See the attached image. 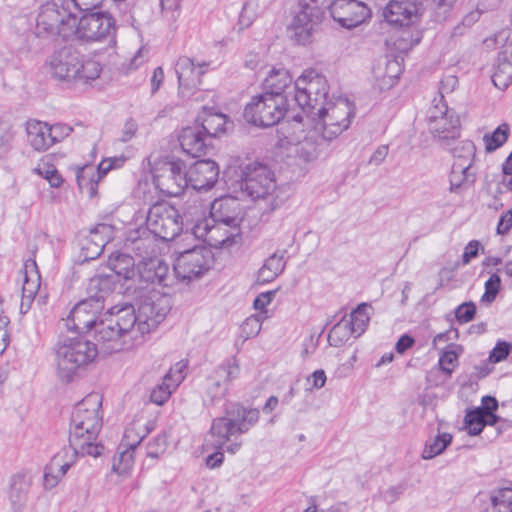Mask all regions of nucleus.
Listing matches in <instances>:
<instances>
[{"label": "nucleus", "mask_w": 512, "mask_h": 512, "mask_svg": "<svg viewBox=\"0 0 512 512\" xmlns=\"http://www.w3.org/2000/svg\"><path fill=\"white\" fill-rule=\"evenodd\" d=\"M329 91L327 80L315 70L304 71L294 82L285 68H272L263 81V93L282 96L302 111H310Z\"/></svg>", "instance_id": "f257e3e1"}, {"label": "nucleus", "mask_w": 512, "mask_h": 512, "mask_svg": "<svg viewBox=\"0 0 512 512\" xmlns=\"http://www.w3.org/2000/svg\"><path fill=\"white\" fill-rule=\"evenodd\" d=\"M102 396L90 393L75 406L70 424L69 447L74 456L101 455L103 446L97 443L102 428Z\"/></svg>", "instance_id": "f03ea898"}, {"label": "nucleus", "mask_w": 512, "mask_h": 512, "mask_svg": "<svg viewBox=\"0 0 512 512\" xmlns=\"http://www.w3.org/2000/svg\"><path fill=\"white\" fill-rule=\"evenodd\" d=\"M48 67L52 78L69 84H86L97 79L102 70L98 61L86 58L71 45L56 49Z\"/></svg>", "instance_id": "7ed1b4c3"}, {"label": "nucleus", "mask_w": 512, "mask_h": 512, "mask_svg": "<svg viewBox=\"0 0 512 512\" xmlns=\"http://www.w3.org/2000/svg\"><path fill=\"white\" fill-rule=\"evenodd\" d=\"M259 420L257 409H247L237 402L227 403L224 415L213 419L210 434L215 439V447H223L236 435L247 433Z\"/></svg>", "instance_id": "20e7f679"}, {"label": "nucleus", "mask_w": 512, "mask_h": 512, "mask_svg": "<svg viewBox=\"0 0 512 512\" xmlns=\"http://www.w3.org/2000/svg\"><path fill=\"white\" fill-rule=\"evenodd\" d=\"M98 355L95 343L84 336L64 339L56 351L57 373L61 381L71 382L77 372Z\"/></svg>", "instance_id": "39448f33"}, {"label": "nucleus", "mask_w": 512, "mask_h": 512, "mask_svg": "<svg viewBox=\"0 0 512 512\" xmlns=\"http://www.w3.org/2000/svg\"><path fill=\"white\" fill-rule=\"evenodd\" d=\"M37 30L38 34L57 35L65 41L73 38L80 41V18L70 10L69 2L47 3L37 17Z\"/></svg>", "instance_id": "423d86ee"}, {"label": "nucleus", "mask_w": 512, "mask_h": 512, "mask_svg": "<svg viewBox=\"0 0 512 512\" xmlns=\"http://www.w3.org/2000/svg\"><path fill=\"white\" fill-rule=\"evenodd\" d=\"M153 183L162 193L178 197L188 187L186 165L175 157L148 158Z\"/></svg>", "instance_id": "0eeeda50"}, {"label": "nucleus", "mask_w": 512, "mask_h": 512, "mask_svg": "<svg viewBox=\"0 0 512 512\" xmlns=\"http://www.w3.org/2000/svg\"><path fill=\"white\" fill-rule=\"evenodd\" d=\"M210 216L216 226L210 227L207 220L198 222L194 227V235L197 238L205 237L207 234H214L220 229L221 225L232 230L230 235L222 240V243L227 242L230 236L233 237L240 234V224L243 217L241 205L237 198L226 196L214 200L211 204Z\"/></svg>", "instance_id": "6e6552de"}, {"label": "nucleus", "mask_w": 512, "mask_h": 512, "mask_svg": "<svg viewBox=\"0 0 512 512\" xmlns=\"http://www.w3.org/2000/svg\"><path fill=\"white\" fill-rule=\"evenodd\" d=\"M293 106L282 96L261 93L253 96L246 104L243 117L248 123L255 126L271 127L278 124Z\"/></svg>", "instance_id": "1a4fd4ad"}, {"label": "nucleus", "mask_w": 512, "mask_h": 512, "mask_svg": "<svg viewBox=\"0 0 512 512\" xmlns=\"http://www.w3.org/2000/svg\"><path fill=\"white\" fill-rule=\"evenodd\" d=\"M326 94L322 102L312 108L310 111H304L307 114H316L322 127L323 138L332 140L348 129L351 124V118L355 112L353 105L347 99H339L335 103L327 102Z\"/></svg>", "instance_id": "9d476101"}, {"label": "nucleus", "mask_w": 512, "mask_h": 512, "mask_svg": "<svg viewBox=\"0 0 512 512\" xmlns=\"http://www.w3.org/2000/svg\"><path fill=\"white\" fill-rule=\"evenodd\" d=\"M291 15V21L287 26L289 39L297 45L305 46L312 43L323 19L320 8L307 3L306 0H299Z\"/></svg>", "instance_id": "9b49d317"}, {"label": "nucleus", "mask_w": 512, "mask_h": 512, "mask_svg": "<svg viewBox=\"0 0 512 512\" xmlns=\"http://www.w3.org/2000/svg\"><path fill=\"white\" fill-rule=\"evenodd\" d=\"M183 221L179 211L165 202L153 204L146 215L145 230L162 241H171L182 231Z\"/></svg>", "instance_id": "f8f14e48"}, {"label": "nucleus", "mask_w": 512, "mask_h": 512, "mask_svg": "<svg viewBox=\"0 0 512 512\" xmlns=\"http://www.w3.org/2000/svg\"><path fill=\"white\" fill-rule=\"evenodd\" d=\"M239 187L252 199L266 198L276 188L273 171L265 164L254 161L240 167Z\"/></svg>", "instance_id": "ddd939ff"}, {"label": "nucleus", "mask_w": 512, "mask_h": 512, "mask_svg": "<svg viewBox=\"0 0 512 512\" xmlns=\"http://www.w3.org/2000/svg\"><path fill=\"white\" fill-rule=\"evenodd\" d=\"M214 263L211 248L196 245L178 254L174 261V273L181 281H192L208 272Z\"/></svg>", "instance_id": "4468645a"}, {"label": "nucleus", "mask_w": 512, "mask_h": 512, "mask_svg": "<svg viewBox=\"0 0 512 512\" xmlns=\"http://www.w3.org/2000/svg\"><path fill=\"white\" fill-rule=\"evenodd\" d=\"M115 19L109 12L92 10L80 17V41L85 43L100 42L109 39L115 43Z\"/></svg>", "instance_id": "2eb2a0df"}, {"label": "nucleus", "mask_w": 512, "mask_h": 512, "mask_svg": "<svg viewBox=\"0 0 512 512\" xmlns=\"http://www.w3.org/2000/svg\"><path fill=\"white\" fill-rule=\"evenodd\" d=\"M369 307L370 306L368 304L362 303L358 305L348 317L345 316L336 323L328 334V341L330 345L339 346L352 334L356 337L362 335L370 321V317L367 312Z\"/></svg>", "instance_id": "dca6fc26"}, {"label": "nucleus", "mask_w": 512, "mask_h": 512, "mask_svg": "<svg viewBox=\"0 0 512 512\" xmlns=\"http://www.w3.org/2000/svg\"><path fill=\"white\" fill-rule=\"evenodd\" d=\"M328 10L333 20L347 30L358 27L371 17L368 6L359 0H333Z\"/></svg>", "instance_id": "f3484780"}, {"label": "nucleus", "mask_w": 512, "mask_h": 512, "mask_svg": "<svg viewBox=\"0 0 512 512\" xmlns=\"http://www.w3.org/2000/svg\"><path fill=\"white\" fill-rule=\"evenodd\" d=\"M423 12L421 1L390 0L383 10V17L391 25L408 27L416 24Z\"/></svg>", "instance_id": "a211bd4d"}, {"label": "nucleus", "mask_w": 512, "mask_h": 512, "mask_svg": "<svg viewBox=\"0 0 512 512\" xmlns=\"http://www.w3.org/2000/svg\"><path fill=\"white\" fill-rule=\"evenodd\" d=\"M464 150L466 159L463 161H454L449 174V191L451 193H461L468 189L476 181V169L473 167V161L476 155L474 144L466 143Z\"/></svg>", "instance_id": "6ab92c4d"}, {"label": "nucleus", "mask_w": 512, "mask_h": 512, "mask_svg": "<svg viewBox=\"0 0 512 512\" xmlns=\"http://www.w3.org/2000/svg\"><path fill=\"white\" fill-rule=\"evenodd\" d=\"M208 62L195 63L192 58L181 56L175 63V72L178 78L179 92L189 96L201 83V77L206 73Z\"/></svg>", "instance_id": "aec40b11"}, {"label": "nucleus", "mask_w": 512, "mask_h": 512, "mask_svg": "<svg viewBox=\"0 0 512 512\" xmlns=\"http://www.w3.org/2000/svg\"><path fill=\"white\" fill-rule=\"evenodd\" d=\"M121 160L109 158L103 160L97 167L86 164L76 170V181L79 190L90 198L97 195L99 181L114 167L120 165Z\"/></svg>", "instance_id": "412c9836"}, {"label": "nucleus", "mask_w": 512, "mask_h": 512, "mask_svg": "<svg viewBox=\"0 0 512 512\" xmlns=\"http://www.w3.org/2000/svg\"><path fill=\"white\" fill-rule=\"evenodd\" d=\"M138 286L135 290H148L149 286L159 285L167 287L169 285V266L157 257L142 260L137 268Z\"/></svg>", "instance_id": "4be33fe9"}, {"label": "nucleus", "mask_w": 512, "mask_h": 512, "mask_svg": "<svg viewBox=\"0 0 512 512\" xmlns=\"http://www.w3.org/2000/svg\"><path fill=\"white\" fill-rule=\"evenodd\" d=\"M99 304L87 299L78 302L70 311L66 319L68 330L76 333L88 332L97 324V314L101 311Z\"/></svg>", "instance_id": "5701e85b"}, {"label": "nucleus", "mask_w": 512, "mask_h": 512, "mask_svg": "<svg viewBox=\"0 0 512 512\" xmlns=\"http://www.w3.org/2000/svg\"><path fill=\"white\" fill-rule=\"evenodd\" d=\"M219 167L210 159L196 161L187 172L188 186L196 191H207L217 182Z\"/></svg>", "instance_id": "b1692460"}, {"label": "nucleus", "mask_w": 512, "mask_h": 512, "mask_svg": "<svg viewBox=\"0 0 512 512\" xmlns=\"http://www.w3.org/2000/svg\"><path fill=\"white\" fill-rule=\"evenodd\" d=\"M168 305L162 301H153L147 297L138 307V331L141 334L149 333L155 329L166 317Z\"/></svg>", "instance_id": "393cba45"}, {"label": "nucleus", "mask_w": 512, "mask_h": 512, "mask_svg": "<svg viewBox=\"0 0 512 512\" xmlns=\"http://www.w3.org/2000/svg\"><path fill=\"white\" fill-rule=\"evenodd\" d=\"M178 140L182 150L194 158L205 155L211 146V140L195 123L192 126L184 127Z\"/></svg>", "instance_id": "a878e982"}, {"label": "nucleus", "mask_w": 512, "mask_h": 512, "mask_svg": "<svg viewBox=\"0 0 512 512\" xmlns=\"http://www.w3.org/2000/svg\"><path fill=\"white\" fill-rule=\"evenodd\" d=\"M124 246L142 260H146L147 258H153L152 255L156 253L157 238L145 230L144 227H138L128 233Z\"/></svg>", "instance_id": "bb28decb"}, {"label": "nucleus", "mask_w": 512, "mask_h": 512, "mask_svg": "<svg viewBox=\"0 0 512 512\" xmlns=\"http://www.w3.org/2000/svg\"><path fill=\"white\" fill-rule=\"evenodd\" d=\"M95 337L109 352H118L124 348L125 341L123 339L126 336L122 331H118L117 325L109 316L97 322Z\"/></svg>", "instance_id": "cd10ccee"}, {"label": "nucleus", "mask_w": 512, "mask_h": 512, "mask_svg": "<svg viewBox=\"0 0 512 512\" xmlns=\"http://www.w3.org/2000/svg\"><path fill=\"white\" fill-rule=\"evenodd\" d=\"M492 82L500 90L506 89L512 83V40L506 42L498 53Z\"/></svg>", "instance_id": "c85d7f7f"}, {"label": "nucleus", "mask_w": 512, "mask_h": 512, "mask_svg": "<svg viewBox=\"0 0 512 512\" xmlns=\"http://www.w3.org/2000/svg\"><path fill=\"white\" fill-rule=\"evenodd\" d=\"M108 267L113 272L111 275L114 276L115 281H123V284H126L129 281H134V277L137 274L135 269V260L127 253H112L108 259Z\"/></svg>", "instance_id": "c756f323"}, {"label": "nucleus", "mask_w": 512, "mask_h": 512, "mask_svg": "<svg viewBox=\"0 0 512 512\" xmlns=\"http://www.w3.org/2000/svg\"><path fill=\"white\" fill-rule=\"evenodd\" d=\"M116 281L114 276L109 274L95 275L89 280L87 286L86 298L88 301H93L94 304H99L100 308H104L105 299L115 290Z\"/></svg>", "instance_id": "7c9ffc66"}, {"label": "nucleus", "mask_w": 512, "mask_h": 512, "mask_svg": "<svg viewBox=\"0 0 512 512\" xmlns=\"http://www.w3.org/2000/svg\"><path fill=\"white\" fill-rule=\"evenodd\" d=\"M31 481L24 473L11 476L9 481V500L15 511L20 510L27 502Z\"/></svg>", "instance_id": "2f4dec72"}, {"label": "nucleus", "mask_w": 512, "mask_h": 512, "mask_svg": "<svg viewBox=\"0 0 512 512\" xmlns=\"http://www.w3.org/2000/svg\"><path fill=\"white\" fill-rule=\"evenodd\" d=\"M226 123V115L218 112L207 111L206 109L199 114L195 120V124L203 130V133L207 135L210 140L224 132Z\"/></svg>", "instance_id": "473e14b6"}, {"label": "nucleus", "mask_w": 512, "mask_h": 512, "mask_svg": "<svg viewBox=\"0 0 512 512\" xmlns=\"http://www.w3.org/2000/svg\"><path fill=\"white\" fill-rule=\"evenodd\" d=\"M27 139L36 151H45L52 146L49 138V125L37 120H30L26 124Z\"/></svg>", "instance_id": "72a5a7b5"}, {"label": "nucleus", "mask_w": 512, "mask_h": 512, "mask_svg": "<svg viewBox=\"0 0 512 512\" xmlns=\"http://www.w3.org/2000/svg\"><path fill=\"white\" fill-rule=\"evenodd\" d=\"M430 132L439 140H454L460 136V119L450 115L446 119L428 122Z\"/></svg>", "instance_id": "f704fd0d"}, {"label": "nucleus", "mask_w": 512, "mask_h": 512, "mask_svg": "<svg viewBox=\"0 0 512 512\" xmlns=\"http://www.w3.org/2000/svg\"><path fill=\"white\" fill-rule=\"evenodd\" d=\"M109 317L117 325L118 331H122L126 336L135 325L138 326V316L134 306L125 305L121 308L112 307L109 310Z\"/></svg>", "instance_id": "c9c22d12"}, {"label": "nucleus", "mask_w": 512, "mask_h": 512, "mask_svg": "<svg viewBox=\"0 0 512 512\" xmlns=\"http://www.w3.org/2000/svg\"><path fill=\"white\" fill-rule=\"evenodd\" d=\"M20 272L23 274L22 293L35 296L40 288V274L36 261L26 260Z\"/></svg>", "instance_id": "e433bc0d"}, {"label": "nucleus", "mask_w": 512, "mask_h": 512, "mask_svg": "<svg viewBox=\"0 0 512 512\" xmlns=\"http://www.w3.org/2000/svg\"><path fill=\"white\" fill-rule=\"evenodd\" d=\"M285 268L283 255L274 253L270 256L258 271V282L269 283L280 275Z\"/></svg>", "instance_id": "4c0bfd02"}, {"label": "nucleus", "mask_w": 512, "mask_h": 512, "mask_svg": "<svg viewBox=\"0 0 512 512\" xmlns=\"http://www.w3.org/2000/svg\"><path fill=\"white\" fill-rule=\"evenodd\" d=\"M240 371L238 360L230 357L217 366L211 374L229 387L230 383L239 377Z\"/></svg>", "instance_id": "58836bf2"}, {"label": "nucleus", "mask_w": 512, "mask_h": 512, "mask_svg": "<svg viewBox=\"0 0 512 512\" xmlns=\"http://www.w3.org/2000/svg\"><path fill=\"white\" fill-rule=\"evenodd\" d=\"M450 433H438L434 438L429 439L422 452L423 459H432L442 454L452 442Z\"/></svg>", "instance_id": "ea45409f"}, {"label": "nucleus", "mask_w": 512, "mask_h": 512, "mask_svg": "<svg viewBox=\"0 0 512 512\" xmlns=\"http://www.w3.org/2000/svg\"><path fill=\"white\" fill-rule=\"evenodd\" d=\"M154 429L153 423L149 422L144 426L133 424L125 429L124 444L126 448L135 450L143 439Z\"/></svg>", "instance_id": "a19ab883"}, {"label": "nucleus", "mask_w": 512, "mask_h": 512, "mask_svg": "<svg viewBox=\"0 0 512 512\" xmlns=\"http://www.w3.org/2000/svg\"><path fill=\"white\" fill-rule=\"evenodd\" d=\"M509 133L510 126L507 123H502L491 134L484 135L486 151L493 152L500 148L507 141Z\"/></svg>", "instance_id": "79ce46f5"}, {"label": "nucleus", "mask_w": 512, "mask_h": 512, "mask_svg": "<svg viewBox=\"0 0 512 512\" xmlns=\"http://www.w3.org/2000/svg\"><path fill=\"white\" fill-rule=\"evenodd\" d=\"M461 351V346L451 344L447 346L446 350L440 356L438 365L448 376L452 374L453 368L458 362V356Z\"/></svg>", "instance_id": "37998d69"}, {"label": "nucleus", "mask_w": 512, "mask_h": 512, "mask_svg": "<svg viewBox=\"0 0 512 512\" xmlns=\"http://www.w3.org/2000/svg\"><path fill=\"white\" fill-rule=\"evenodd\" d=\"M465 428L471 436L479 435L485 427V416L481 409L475 408L464 417Z\"/></svg>", "instance_id": "c03bdc74"}, {"label": "nucleus", "mask_w": 512, "mask_h": 512, "mask_svg": "<svg viewBox=\"0 0 512 512\" xmlns=\"http://www.w3.org/2000/svg\"><path fill=\"white\" fill-rule=\"evenodd\" d=\"M491 501L497 512H512V485L494 491Z\"/></svg>", "instance_id": "a18cd8bd"}, {"label": "nucleus", "mask_w": 512, "mask_h": 512, "mask_svg": "<svg viewBox=\"0 0 512 512\" xmlns=\"http://www.w3.org/2000/svg\"><path fill=\"white\" fill-rule=\"evenodd\" d=\"M228 389L229 387L225 383L221 382L220 379H217L212 374L208 376L206 396L212 404L223 399L226 396Z\"/></svg>", "instance_id": "49530a36"}, {"label": "nucleus", "mask_w": 512, "mask_h": 512, "mask_svg": "<svg viewBox=\"0 0 512 512\" xmlns=\"http://www.w3.org/2000/svg\"><path fill=\"white\" fill-rule=\"evenodd\" d=\"M295 154L304 162H311L318 156L317 144L312 138L306 137L296 144Z\"/></svg>", "instance_id": "de8ad7c7"}, {"label": "nucleus", "mask_w": 512, "mask_h": 512, "mask_svg": "<svg viewBox=\"0 0 512 512\" xmlns=\"http://www.w3.org/2000/svg\"><path fill=\"white\" fill-rule=\"evenodd\" d=\"M133 453L134 450L129 448L118 452V454L113 459L112 470L117 474L127 473L132 468L134 463Z\"/></svg>", "instance_id": "09e8293b"}, {"label": "nucleus", "mask_w": 512, "mask_h": 512, "mask_svg": "<svg viewBox=\"0 0 512 512\" xmlns=\"http://www.w3.org/2000/svg\"><path fill=\"white\" fill-rule=\"evenodd\" d=\"M33 172L48 181L52 188H59L63 183V177L54 165L43 164L33 169Z\"/></svg>", "instance_id": "8fccbe9b"}, {"label": "nucleus", "mask_w": 512, "mask_h": 512, "mask_svg": "<svg viewBox=\"0 0 512 512\" xmlns=\"http://www.w3.org/2000/svg\"><path fill=\"white\" fill-rule=\"evenodd\" d=\"M450 115H457L456 112L447 106V103L442 98H434L433 105L427 113V120L435 121L439 119H446Z\"/></svg>", "instance_id": "3c124183"}, {"label": "nucleus", "mask_w": 512, "mask_h": 512, "mask_svg": "<svg viewBox=\"0 0 512 512\" xmlns=\"http://www.w3.org/2000/svg\"><path fill=\"white\" fill-rule=\"evenodd\" d=\"M485 292L481 297V302L491 304L497 297L501 288V278L497 273H493L485 282Z\"/></svg>", "instance_id": "603ef678"}, {"label": "nucleus", "mask_w": 512, "mask_h": 512, "mask_svg": "<svg viewBox=\"0 0 512 512\" xmlns=\"http://www.w3.org/2000/svg\"><path fill=\"white\" fill-rule=\"evenodd\" d=\"M175 389L174 386H171V384L163 378L162 382L151 391L150 400L157 405H163L170 398Z\"/></svg>", "instance_id": "864d4df0"}, {"label": "nucleus", "mask_w": 512, "mask_h": 512, "mask_svg": "<svg viewBox=\"0 0 512 512\" xmlns=\"http://www.w3.org/2000/svg\"><path fill=\"white\" fill-rule=\"evenodd\" d=\"M187 367L188 362L185 360H180L170 368V370L163 378L169 382L171 386L177 388L185 378V371Z\"/></svg>", "instance_id": "5fc2aeb1"}, {"label": "nucleus", "mask_w": 512, "mask_h": 512, "mask_svg": "<svg viewBox=\"0 0 512 512\" xmlns=\"http://www.w3.org/2000/svg\"><path fill=\"white\" fill-rule=\"evenodd\" d=\"M476 311V304L468 301L458 305L454 310V315L459 324H465L474 319Z\"/></svg>", "instance_id": "6e6d98bb"}, {"label": "nucleus", "mask_w": 512, "mask_h": 512, "mask_svg": "<svg viewBox=\"0 0 512 512\" xmlns=\"http://www.w3.org/2000/svg\"><path fill=\"white\" fill-rule=\"evenodd\" d=\"M14 131L12 126L0 120V154H6L12 146Z\"/></svg>", "instance_id": "4d7b16f0"}, {"label": "nucleus", "mask_w": 512, "mask_h": 512, "mask_svg": "<svg viewBox=\"0 0 512 512\" xmlns=\"http://www.w3.org/2000/svg\"><path fill=\"white\" fill-rule=\"evenodd\" d=\"M264 319L265 318L260 317V315H252L243 322L241 328L246 338L258 335Z\"/></svg>", "instance_id": "13d9d810"}, {"label": "nucleus", "mask_w": 512, "mask_h": 512, "mask_svg": "<svg viewBox=\"0 0 512 512\" xmlns=\"http://www.w3.org/2000/svg\"><path fill=\"white\" fill-rule=\"evenodd\" d=\"M276 290L260 293L254 300L253 306L256 310L260 311L258 315L262 318H267V310L265 309L274 299Z\"/></svg>", "instance_id": "bf43d9fd"}, {"label": "nucleus", "mask_w": 512, "mask_h": 512, "mask_svg": "<svg viewBox=\"0 0 512 512\" xmlns=\"http://www.w3.org/2000/svg\"><path fill=\"white\" fill-rule=\"evenodd\" d=\"M512 350V345L506 341H498L495 347L492 349L489 355V361L492 363H498L508 357Z\"/></svg>", "instance_id": "052dcab7"}, {"label": "nucleus", "mask_w": 512, "mask_h": 512, "mask_svg": "<svg viewBox=\"0 0 512 512\" xmlns=\"http://www.w3.org/2000/svg\"><path fill=\"white\" fill-rule=\"evenodd\" d=\"M72 131L73 128L67 124L56 123L54 125H49V138L52 140V145L62 141L64 138L69 136Z\"/></svg>", "instance_id": "680f3d73"}, {"label": "nucleus", "mask_w": 512, "mask_h": 512, "mask_svg": "<svg viewBox=\"0 0 512 512\" xmlns=\"http://www.w3.org/2000/svg\"><path fill=\"white\" fill-rule=\"evenodd\" d=\"M421 41V34L419 31L415 35L410 34L408 31H403L401 36L396 41L398 49L405 51L411 49Z\"/></svg>", "instance_id": "e2e57ef3"}, {"label": "nucleus", "mask_w": 512, "mask_h": 512, "mask_svg": "<svg viewBox=\"0 0 512 512\" xmlns=\"http://www.w3.org/2000/svg\"><path fill=\"white\" fill-rule=\"evenodd\" d=\"M92 230L94 231V238H99V241L103 240L104 246L114 237V228L107 223H99L95 225Z\"/></svg>", "instance_id": "0e129e2a"}, {"label": "nucleus", "mask_w": 512, "mask_h": 512, "mask_svg": "<svg viewBox=\"0 0 512 512\" xmlns=\"http://www.w3.org/2000/svg\"><path fill=\"white\" fill-rule=\"evenodd\" d=\"M166 449V437L158 435L153 438L147 445V456L150 458H158Z\"/></svg>", "instance_id": "69168bd1"}, {"label": "nucleus", "mask_w": 512, "mask_h": 512, "mask_svg": "<svg viewBox=\"0 0 512 512\" xmlns=\"http://www.w3.org/2000/svg\"><path fill=\"white\" fill-rule=\"evenodd\" d=\"M256 18L255 14V3L253 1H247L240 13L239 24L242 27H249Z\"/></svg>", "instance_id": "338daca9"}, {"label": "nucleus", "mask_w": 512, "mask_h": 512, "mask_svg": "<svg viewBox=\"0 0 512 512\" xmlns=\"http://www.w3.org/2000/svg\"><path fill=\"white\" fill-rule=\"evenodd\" d=\"M404 490V485L399 484L396 486H391L386 490L380 491L379 496L386 503L392 504L399 499L400 495L404 492Z\"/></svg>", "instance_id": "774afa93"}]
</instances>
